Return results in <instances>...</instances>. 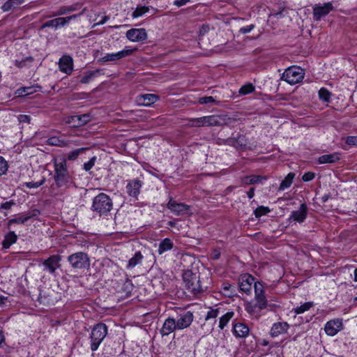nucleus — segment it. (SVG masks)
Masks as SVG:
<instances>
[{"label":"nucleus","instance_id":"nucleus-9","mask_svg":"<svg viewBox=\"0 0 357 357\" xmlns=\"http://www.w3.org/2000/svg\"><path fill=\"white\" fill-rule=\"evenodd\" d=\"M334 9L331 2H327L324 4L317 3L313 7V19L315 21H319L321 19L330 13Z\"/></svg>","mask_w":357,"mask_h":357},{"label":"nucleus","instance_id":"nucleus-11","mask_svg":"<svg viewBox=\"0 0 357 357\" xmlns=\"http://www.w3.org/2000/svg\"><path fill=\"white\" fill-rule=\"evenodd\" d=\"M40 214V211L38 209H33L27 213L22 214L19 217L9 220L7 226L9 228L13 224L24 225L30 219L37 218Z\"/></svg>","mask_w":357,"mask_h":357},{"label":"nucleus","instance_id":"nucleus-35","mask_svg":"<svg viewBox=\"0 0 357 357\" xmlns=\"http://www.w3.org/2000/svg\"><path fill=\"white\" fill-rule=\"evenodd\" d=\"M47 144L59 147H66L68 145V142L59 137L53 136L47 139Z\"/></svg>","mask_w":357,"mask_h":357},{"label":"nucleus","instance_id":"nucleus-60","mask_svg":"<svg viewBox=\"0 0 357 357\" xmlns=\"http://www.w3.org/2000/svg\"><path fill=\"white\" fill-rule=\"evenodd\" d=\"M123 287L127 291V292H130L133 289V284L130 280H127L123 284Z\"/></svg>","mask_w":357,"mask_h":357},{"label":"nucleus","instance_id":"nucleus-3","mask_svg":"<svg viewBox=\"0 0 357 357\" xmlns=\"http://www.w3.org/2000/svg\"><path fill=\"white\" fill-rule=\"evenodd\" d=\"M113 207L112 199L105 193H100L96 196L92 202L91 210L100 215H107Z\"/></svg>","mask_w":357,"mask_h":357},{"label":"nucleus","instance_id":"nucleus-7","mask_svg":"<svg viewBox=\"0 0 357 357\" xmlns=\"http://www.w3.org/2000/svg\"><path fill=\"white\" fill-rule=\"evenodd\" d=\"M206 126H221L229 125L236 121V119L231 118L227 115H210L205 116Z\"/></svg>","mask_w":357,"mask_h":357},{"label":"nucleus","instance_id":"nucleus-30","mask_svg":"<svg viewBox=\"0 0 357 357\" xmlns=\"http://www.w3.org/2000/svg\"><path fill=\"white\" fill-rule=\"evenodd\" d=\"M17 239V236L14 231L8 232L4 237L2 242V246L4 249L9 248L13 244H14Z\"/></svg>","mask_w":357,"mask_h":357},{"label":"nucleus","instance_id":"nucleus-43","mask_svg":"<svg viewBox=\"0 0 357 357\" xmlns=\"http://www.w3.org/2000/svg\"><path fill=\"white\" fill-rule=\"evenodd\" d=\"M255 88L254 85L251 83L246 84L242 86L238 91L240 95L245 96L247 94H250L255 91Z\"/></svg>","mask_w":357,"mask_h":357},{"label":"nucleus","instance_id":"nucleus-47","mask_svg":"<svg viewBox=\"0 0 357 357\" xmlns=\"http://www.w3.org/2000/svg\"><path fill=\"white\" fill-rule=\"evenodd\" d=\"M331 96V93L329 92L328 90H327L325 88H321L319 91V99L324 102H328L330 101Z\"/></svg>","mask_w":357,"mask_h":357},{"label":"nucleus","instance_id":"nucleus-64","mask_svg":"<svg viewBox=\"0 0 357 357\" xmlns=\"http://www.w3.org/2000/svg\"><path fill=\"white\" fill-rule=\"evenodd\" d=\"M247 195L249 199H252L255 195V188H251L247 192Z\"/></svg>","mask_w":357,"mask_h":357},{"label":"nucleus","instance_id":"nucleus-4","mask_svg":"<svg viewBox=\"0 0 357 357\" xmlns=\"http://www.w3.org/2000/svg\"><path fill=\"white\" fill-rule=\"evenodd\" d=\"M107 334V326L103 323L96 324L90 335V347L92 351H96Z\"/></svg>","mask_w":357,"mask_h":357},{"label":"nucleus","instance_id":"nucleus-6","mask_svg":"<svg viewBox=\"0 0 357 357\" xmlns=\"http://www.w3.org/2000/svg\"><path fill=\"white\" fill-rule=\"evenodd\" d=\"M304 75L305 73L303 68L297 66H291L285 70L281 78L291 85H294L301 82L304 78Z\"/></svg>","mask_w":357,"mask_h":357},{"label":"nucleus","instance_id":"nucleus-22","mask_svg":"<svg viewBox=\"0 0 357 357\" xmlns=\"http://www.w3.org/2000/svg\"><path fill=\"white\" fill-rule=\"evenodd\" d=\"M178 330L176 320L174 318L169 317L165 319L163 325L160 331L162 337L169 335L174 331Z\"/></svg>","mask_w":357,"mask_h":357},{"label":"nucleus","instance_id":"nucleus-42","mask_svg":"<svg viewBox=\"0 0 357 357\" xmlns=\"http://www.w3.org/2000/svg\"><path fill=\"white\" fill-rule=\"evenodd\" d=\"M89 148H79L69 152L67 155V160L73 161L75 160L80 154L83 153Z\"/></svg>","mask_w":357,"mask_h":357},{"label":"nucleus","instance_id":"nucleus-29","mask_svg":"<svg viewBox=\"0 0 357 357\" xmlns=\"http://www.w3.org/2000/svg\"><path fill=\"white\" fill-rule=\"evenodd\" d=\"M174 245L173 241L170 238H166L159 243L158 252L159 255H162L165 252L171 250Z\"/></svg>","mask_w":357,"mask_h":357},{"label":"nucleus","instance_id":"nucleus-50","mask_svg":"<svg viewBox=\"0 0 357 357\" xmlns=\"http://www.w3.org/2000/svg\"><path fill=\"white\" fill-rule=\"evenodd\" d=\"M8 169V165L5 158L0 155V176L5 174Z\"/></svg>","mask_w":357,"mask_h":357},{"label":"nucleus","instance_id":"nucleus-55","mask_svg":"<svg viewBox=\"0 0 357 357\" xmlns=\"http://www.w3.org/2000/svg\"><path fill=\"white\" fill-rule=\"evenodd\" d=\"M315 177V174L313 172H305L303 175V177H302V179L303 181L305 182H308V181H312V179H314Z\"/></svg>","mask_w":357,"mask_h":357},{"label":"nucleus","instance_id":"nucleus-21","mask_svg":"<svg viewBox=\"0 0 357 357\" xmlns=\"http://www.w3.org/2000/svg\"><path fill=\"white\" fill-rule=\"evenodd\" d=\"M139 105L151 106L159 100V96L153 93L140 94L136 98Z\"/></svg>","mask_w":357,"mask_h":357},{"label":"nucleus","instance_id":"nucleus-44","mask_svg":"<svg viewBox=\"0 0 357 357\" xmlns=\"http://www.w3.org/2000/svg\"><path fill=\"white\" fill-rule=\"evenodd\" d=\"M149 8L148 6H138L136 9L132 12V17L133 18H137L142 16L144 14L149 12Z\"/></svg>","mask_w":357,"mask_h":357},{"label":"nucleus","instance_id":"nucleus-53","mask_svg":"<svg viewBox=\"0 0 357 357\" xmlns=\"http://www.w3.org/2000/svg\"><path fill=\"white\" fill-rule=\"evenodd\" d=\"M38 301L40 304L44 305H48L50 302V299L48 298L45 295L43 294L42 292H40Z\"/></svg>","mask_w":357,"mask_h":357},{"label":"nucleus","instance_id":"nucleus-2","mask_svg":"<svg viewBox=\"0 0 357 357\" xmlns=\"http://www.w3.org/2000/svg\"><path fill=\"white\" fill-rule=\"evenodd\" d=\"M183 280L185 288L193 295L202 293L204 287L200 280L199 275L188 270L183 274Z\"/></svg>","mask_w":357,"mask_h":357},{"label":"nucleus","instance_id":"nucleus-51","mask_svg":"<svg viewBox=\"0 0 357 357\" xmlns=\"http://www.w3.org/2000/svg\"><path fill=\"white\" fill-rule=\"evenodd\" d=\"M96 160V158L94 156V157L91 158L87 162H85L84 164V169L86 172H89V170H91V168L95 165Z\"/></svg>","mask_w":357,"mask_h":357},{"label":"nucleus","instance_id":"nucleus-19","mask_svg":"<svg viewBox=\"0 0 357 357\" xmlns=\"http://www.w3.org/2000/svg\"><path fill=\"white\" fill-rule=\"evenodd\" d=\"M307 207L305 204H301L300 208L297 211H293L289 216V220L296 222L302 223L307 218Z\"/></svg>","mask_w":357,"mask_h":357},{"label":"nucleus","instance_id":"nucleus-5","mask_svg":"<svg viewBox=\"0 0 357 357\" xmlns=\"http://www.w3.org/2000/svg\"><path fill=\"white\" fill-rule=\"evenodd\" d=\"M67 261L74 269H86L90 266L89 257L83 252H77L69 255Z\"/></svg>","mask_w":357,"mask_h":357},{"label":"nucleus","instance_id":"nucleus-46","mask_svg":"<svg viewBox=\"0 0 357 357\" xmlns=\"http://www.w3.org/2000/svg\"><path fill=\"white\" fill-rule=\"evenodd\" d=\"M271 211L267 206H259L254 211V214L257 218H259L263 215H266Z\"/></svg>","mask_w":357,"mask_h":357},{"label":"nucleus","instance_id":"nucleus-31","mask_svg":"<svg viewBox=\"0 0 357 357\" xmlns=\"http://www.w3.org/2000/svg\"><path fill=\"white\" fill-rule=\"evenodd\" d=\"M81 5L79 3H75L70 6H61L59 8L57 13L54 14V16L66 15L68 13L77 10L80 8Z\"/></svg>","mask_w":357,"mask_h":357},{"label":"nucleus","instance_id":"nucleus-40","mask_svg":"<svg viewBox=\"0 0 357 357\" xmlns=\"http://www.w3.org/2000/svg\"><path fill=\"white\" fill-rule=\"evenodd\" d=\"M294 176L295 174L294 173H289L284 179L282 181L279 187V190H284L285 189L289 188L292 184Z\"/></svg>","mask_w":357,"mask_h":357},{"label":"nucleus","instance_id":"nucleus-54","mask_svg":"<svg viewBox=\"0 0 357 357\" xmlns=\"http://www.w3.org/2000/svg\"><path fill=\"white\" fill-rule=\"evenodd\" d=\"M345 142L347 145L357 146V136L347 137Z\"/></svg>","mask_w":357,"mask_h":357},{"label":"nucleus","instance_id":"nucleus-52","mask_svg":"<svg viewBox=\"0 0 357 357\" xmlns=\"http://www.w3.org/2000/svg\"><path fill=\"white\" fill-rule=\"evenodd\" d=\"M15 205V202L14 200H10L8 202H6L4 203H2L0 205V209L1 210H10L12 206Z\"/></svg>","mask_w":357,"mask_h":357},{"label":"nucleus","instance_id":"nucleus-1","mask_svg":"<svg viewBox=\"0 0 357 357\" xmlns=\"http://www.w3.org/2000/svg\"><path fill=\"white\" fill-rule=\"evenodd\" d=\"M54 179L57 188L66 189L74 185L73 178L68 170L66 159L54 161Z\"/></svg>","mask_w":357,"mask_h":357},{"label":"nucleus","instance_id":"nucleus-23","mask_svg":"<svg viewBox=\"0 0 357 357\" xmlns=\"http://www.w3.org/2000/svg\"><path fill=\"white\" fill-rule=\"evenodd\" d=\"M59 69L68 75L71 74L73 69V61L70 56H63L59 60Z\"/></svg>","mask_w":357,"mask_h":357},{"label":"nucleus","instance_id":"nucleus-32","mask_svg":"<svg viewBox=\"0 0 357 357\" xmlns=\"http://www.w3.org/2000/svg\"><path fill=\"white\" fill-rule=\"evenodd\" d=\"M221 289L223 294L228 297H232L237 294L236 287L229 282H223Z\"/></svg>","mask_w":357,"mask_h":357},{"label":"nucleus","instance_id":"nucleus-8","mask_svg":"<svg viewBox=\"0 0 357 357\" xmlns=\"http://www.w3.org/2000/svg\"><path fill=\"white\" fill-rule=\"evenodd\" d=\"M167 208L175 215H184L189 213L190 206L184 203H178L172 197H169Z\"/></svg>","mask_w":357,"mask_h":357},{"label":"nucleus","instance_id":"nucleus-59","mask_svg":"<svg viewBox=\"0 0 357 357\" xmlns=\"http://www.w3.org/2000/svg\"><path fill=\"white\" fill-rule=\"evenodd\" d=\"M255 24H250L246 26L241 27L239 29V32L242 34L250 33L255 28Z\"/></svg>","mask_w":357,"mask_h":357},{"label":"nucleus","instance_id":"nucleus-56","mask_svg":"<svg viewBox=\"0 0 357 357\" xmlns=\"http://www.w3.org/2000/svg\"><path fill=\"white\" fill-rule=\"evenodd\" d=\"M215 102V100L212 96L202 97L199 100V102L200 104H208V103H211V102Z\"/></svg>","mask_w":357,"mask_h":357},{"label":"nucleus","instance_id":"nucleus-17","mask_svg":"<svg viewBox=\"0 0 357 357\" xmlns=\"http://www.w3.org/2000/svg\"><path fill=\"white\" fill-rule=\"evenodd\" d=\"M194 319L193 313L190 311H187L181 314L176 321L178 330H183L190 326Z\"/></svg>","mask_w":357,"mask_h":357},{"label":"nucleus","instance_id":"nucleus-20","mask_svg":"<svg viewBox=\"0 0 357 357\" xmlns=\"http://www.w3.org/2000/svg\"><path fill=\"white\" fill-rule=\"evenodd\" d=\"M342 328V320L338 319L328 321L324 327L326 333L330 336L335 335Z\"/></svg>","mask_w":357,"mask_h":357},{"label":"nucleus","instance_id":"nucleus-14","mask_svg":"<svg viewBox=\"0 0 357 357\" xmlns=\"http://www.w3.org/2000/svg\"><path fill=\"white\" fill-rule=\"evenodd\" d=\"M91 121V116L89 114L82 115H74L67 118L66 122L68 124H72L73 127H81Z\"/></svg>","mask_w":357,"mask_h":357},{"label":"nucleus","instance_id":"nucleus-38","mask_svg":"<svg viewBox=\"0 0 357 357\" xmlns=\"http://www.w3.org/2000/svg\"><path fill=\"white\" fill-rule=\"evenodd\" d=\"M40 89L38 86H32L28 87H22L17 90L18 95L20 96H28L32 94L36 91H38Z\"/></svg>","mask_w":357,"mask_h":357},{"label":"nucleus","instance_id":"nucleus-58","mask_svg":"<svg viewBox=\"0 0 357 357\" xmlns=\"http://www.w3.org/2000/svg\"><path fill=\"white\" fill-rule=\"evenodd\" d=\"M18 121L20 123H29L31 121V117L29 115L26 114H20L17 117Z\"/></svg>","mask_w":357,"mask_h":357},{"label":"nucleus","instance_id":"nucleus-33","mask_svg":"<svg viewBox=\"0 0 357 357\" xmlns=\"http://www.w3.org/2000/svg\"><path fill=\"white\" fill-rule=\"evenodd\" d=\"M61 26H64L62 18L57 17V18L45 22L41 26V29H43L45 28H47V27H52V28H54L55 29H56Z\"/></svg>","mask_w":357,"mask_h":357},{"label":"nucleus","instance_id":"nucleus-48","mask_svg":"<svg viewBox=\"0 0 357 357\" xmlns=\"http://www.w3.org/2000/svg\"><path fill=\"white\" fill-rule=\"evenodd\" d=\"M313 303L312 302H306L303 305L298 306L294 309V312L296 314H301L307 311L312 306Z\"/></svg>","mask_w":357,"mask_h":357},{"label":"nucleus","instance_id":"nucleus-57","mask_svg":"<svg viewBox=\"0 0 357 357\" xmlns=\"http://www.w3.org/2000/svg\"><path fill=\"white\" fill-rule=\"evenodd\" d=\"M82 13H83V12H82V13H79V14L73 15L68 16V17H61V18H62V20H63V22L64 26H66L68 23H69L72 20H75V19H76L78 16H80L81 15H82Z\"/></svg>","mask_w":357,"mask_h":357},{"label":"nucleus","instance_id":"nucleus-39","mask_svg":"<svg viewBox=\"0 0 357 357\" xmlns=\"http://www.w3.org/2000/svg\"><path fill=\"white\" fill-rule=\"evenodd\" d=\"M234 313L233 311L227 312L226 314L222 315L220 318L218 327L222 330L227 326L231 319L234 317Z\"/></svg>","mask_w":357,"mask_h":357},{"label":"nucleus","instance_id":"nucleus-25","mask_svg":"<svg viewBox=\"0 0 357 357\" xmlns=\"http://www.w3.org/2000/svg\"><path fill=\"white\" fill-rule=\"evenodd\" d=\"M289 324L287 322H278L273 325L271 329V335L272 337H278L284 334L289 329Z\"/></svg>","mask_w":357,"mask_h":357},{"label":"nucleus","instance_id":"nucleus-49","mask_svg":"<svg viewBox=\"0 0 357 357\" xmlns=\"http://www.w3.org/2000/svg\"><path fill=\"white\" fill-rule=\"evenodd\" d=\"M46 179L45 177H43L40 181L37 182L30 181V182H26L24 183V185L26 186L28 188H37L41 185H43Z\"/></svg>","mask_w":357,"mask_h":357},{"label":"nucleus","instance_id":"nucleus-34","mask_svg":"<svg viewBox=\"0 0 357 357\" xmlns=\"http://www.w3.org/2000/svg\"><path fill=\"white\" fill-rule=\"evenodd\" d=\"M101 74H102V70L100 69L86 72L85 75L81 78L80 82L82 84H88L93 77H98Z\"/></svg>","mask_w":357,"mask_h":357},{"label":"nucleus","instance_id":"nucleus-15","mask_svg":"<svg viewBox=\"0 0 357 357\" xmlns=\"http://www.w3.org/2000/svg\"><path fill=\"white\" fill-rule=\"evenodd\" d=\"M254 290V301H256V303H258L259 305L267 307L268 301L265 296V291L262 283L260 282H255Z\"/></svg>","mask_w":357,"mask_h":357},{"label":"nucleus","instance_id":"nucleus-62","mask_svg":"<svg viewBox=\"0 0 357 357\" xmlns=\"http://www.w3.org/2000/svg\"><path fill=\"white\" fill-rule=\"evenodd\" d=\"M225 144L227 145L236 146H237V140H236L235 139H232V138H228L225 140Z\"/></svg>","mask_w":357,"mask_h":357},{"label":"nucleus","instance_id":"nucleus-16","mask_svg":"<svg viewBox=\"0 0 357 357\" xmlns=\"http://www.w3.org/2000/svg\"><path fill=\"white\" fill-rule=\"evenodd\" d=\"M126 37L132 42H140L147 38V33L144 29H131L126 32Z\"/></svg>","mask_w":357,"mask_h":357},{"label":"nucleus","instance_id":"nucleus-27","mask_svg":"<svg viewBox=\"0 0 357 357\" xmlns=\"http://www.w3.org/2000/svg\"><path fill=\"white\" fill-rule=\"evenodd\" d=\"M266 307L264 305H259L258 303H256L254 300L248 302L245 305V310L248 313L252 315H256L259 314L262 310Z\"/></svg>","mask_w":357,"mask_h":357},{"label":"nucleus","instance_id":"nucleus-41","mask_svg":"<svg viewBox=\"0 0 357 357\" xmlns=\"http://www.w3.org/2000/svg\"><path fill=\"white\" fill-rule=\"evenodd\" d=\"M187 126L190 128L206 126L204 116L188 119Z\"/></svg>","mask_w":357,"mask_h":357},{"label":"nucleus","instance_id":"nucleus-26","mask_svg":"<svg viewBox=\"0 0 357 357\" xmlns=\"http://www.w3.org/2000/svg\"><path fill=\"white\" fill-rule=\"evenodd\" d=\"M340 160V153L334 152L330 154L322 155L318 158L319 164L335 163Z\"/></svg>","mask_w":357,"mask_h":357},{"label":"nucleus","instance_id":"nucleus-61","mask_svg":"<svg viewBox=\"0 0 357 357\" xmlns=\"http://www.w3.org/2000/svg\"><path fill=\"white\" fill-rule=\"evenodd\" d=\"M190 1L191 0H174L173 4L177 7H181Z\"/></svg>","mask_w":357,"mask_h":357},{"label":"nucleus","instance_id":"nucleus-45","mask_svg":"<svg viewBox=\"0 0 357 357\" xmlns=\"http://www.w3.org/2000/svg\"><path fill=\"white\" fill-rule=\"evenodd\" d=\"M221 308L217 307V308H213L210 307L209 310L207 312L206 315L205 317V320L208 321L211 319H215L221 312Z\"/></svg>","mask_w":357,"mask_h":357},{"label":"nucleus","instance_id":"nucleus-12","mask_svg":"<svg viewBox=\"0 0 357 357\" xmlns=\"http://www.w3.org/2000/svg\"><path fill=\"white\" fill-rule=\"evenodd\" d=\"M142 185V181L137 178L128 180L126 187L128 195L133 197L135 200H137Z\"/></svg>","mask_w":357,"mask_h":357},{"label":"nucleus","instance_id":"nucleus-10","mask_svg":"<svg viewBox=\"0 0 357 357\" xmlns=\"http://www.w3.org/2000/svg\"><path fill=\"white\" fill-rule=\"evenodd\" d=\"M255 278L249 274L244 273L238 278V287L239 290L248 295L250 294L252 284L255 285Z\"/></svg>","mask_w":357,"mask_h":357},{"label":"nucleus","instance_id":"nucleus-18","mask_svg":"<svg viewBox=\"0 0 357 357\" xmlns=\"http://www.w3.org/2000/svg\"><path fill=\"white\" fill-rule=\"evenodd\" d=\"M133 50H123L116 53L107 54L99 61L101 62L114 61L131 55Z\"/></svg>","mask_w":357,"mask_h":357},{"label":"nucleus","instance_id":"nucleus-13","mask_svg":"<svg viewBox=\"0 0 357 357\" xmlns=\"http://www.w3.org/2000/svg\"><path fill=\"white\" fill-rule=\"evenodd\" d=\"M61 257L59 255L50 256L47 259L44 260L43 265L44 266V271H48L50 274H54L57 268L60 267V261Z\"/></svg>","mask_w":357,"mask_h":357},{"label":"nucleus","instance_id":"nucleus-37","mask_svg":"<svg viewBox=\"0 0 357 357\" xmlns=\"http://www.w3.org/2000/svg\"><path fill=\"white\" fill-rule=\"evenodd\" d=\"M264 179H266V178L261 176L252 175L245 176L243 178V183L245 185H254L261 183Z\"/></svg>","mask_w":357,"mask_h":357},{"label":"nucleus","instance_id":"nucleus-24","mask_svg":"<svg viewBox=\"0 0 357 357\" xmlns=\"http://www.w3.org/2000/svg\"><path fill=\"white\" fill-rule=\"evenodd\" d=\"M233 334L237 338H244L249 335L250 328L243 323H236L233 325Z\"/></svg>","mask_w":357,"mask_h":357},{"label":"nucleus","instance_id":"nucleus-63","mask_svg":"<svg viewBox=\"0 0 357 357\" xmlns=\"http://www.w3.org/2000/svg\"><path fill=\"white\" fill-rule=\"evenodd\" d=\"M220 257V252L218 250H214L211 253V258L213 259H218Z\"/></svg>","mask_w":357,"mask_h":357},{"label":"nucleus","instance_id":"nucleus-28","mask_svg":"<svg viewBox=\"0 0 357 357\" xmlns=\"http://www.w3.org/2000/svg\"><path fill=\"white\" fill-rule=\"evenodd\" d=\"M24 2V0H8L1 7L3 12L13 11L20 7Z\"/></svg>","mask_w":357,"mask_h":357},{"label":"nucleus","instance_id":"nucleus-36","mask_svg":"<svg viewBox=\"0 0 357 357\" xmlns=\"http://www.w3.org/2000/svg\"><path fill=\"white\" fill-rule=\"evenodd\" d=\"M143 259V255L141 253V252H137L135 253L134 256L130 258L128 261L127 268L131 269L136 266L137 265L139 264Z\"/></svg>","mask_w":357,"mask_h":357}]
</instances>
